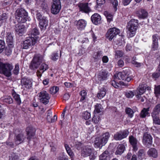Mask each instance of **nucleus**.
<instances>
[{
	"label": "nucleus",
	"mask_w": 160,
	"mask_h": 160,
	"mask_svg": "<svg viewBox=\"0 0 160 160\" xmlns=\"http://www.w3.org/2000/svg\"><path fill=\"white\" fill-rule=\"evenodd\" d=\"M25 138V137L23 134L21 133L16 136L15 138V142L16 144H19L23 142L24 139Z\"/></svg>",
	"instance_id": "24"
},
{
	"label": "nucleus",
	"mask_w": 160,
	"mask_h": 160,
	"mask_svg": "<svg viewBox=\"0 0 160 160\" xmlns=\"http://www.w3.org/2000/svg\"><path fill=\"white\" fill-rule=\"evenodd\" d=\"M158 114L155 113H152V116L153 118V123L155 124L160 125V119L158 116Z\"/></svg>",
	"instance_id": "32"
},
{
	"label": "nucleus",
	"mask_w": 160,
	"mask_h": 160,
	"mask_svg": "<svg viewBox=\"0 0 160 160\" xmlns=\"http://www.w3.org/2000/svg\"><path fill=\"white\" fill-rule=\"evenodd\" d=\"M82 117L85 119H88L91 117V114L89 112L85 111L83 112Z\"/></svg>",
	"instance_id": "52"
},
{
	"label": "nucleus",
	"mask_w": 160,
	"mask_h": 160,
	"mask_svg": "<svg viewBox=\"0 0 160 160\" xmlns=\"http://www.w3.org/2000/svg\"><path fill=\"white\" fill-rule=\"evenodd\" d=\"M5 47V42L2 40H0V53L3 51Z\"/></svg>",
	"instance_id": "54"
},
{
	"label": "nucleus",
	"mask_w": 160,
	"mask_h": 160,
	"mask_svg": "<svg viewBox=\"0 0 160 160\" xmlns=\"http://www.w3.org/2000/svg\"><path fill=\"white\" fill-rule=\"evenodd\" d=\"M15 18L19 23H24L28 19L27 12L22 8L18 9L15 13Z\"/></svg>",
	"instance_id": "4"
},
{
	"label": "nucleus",
	"mask_w": 160,
	"mask_h": 160,
	"mask_svg": "<svg viewBox=\"0 0 160 160\" xmlns=\"http://www.w3.org/2000/svg\"><path fill=\"white\" fill-rule=\"evenodd\" d=\"M142 142L146 147H149L152 143V138L151 136L147 133H145L143 135Z\"/></svg>",
	"instance_id": "14"
},
{
	"label": "nucleus",
	"mask_w": 160,
	"mask_h": 160,
	"mask_svg": "<svg viewBox=\"0 0 160 160\" xmlns=\"http://www.w3.org/2000/svg\"><path fill=\"white\" fill-rule=\"evenodd\" d=\"M125 111L129 117L132 118L133 117L134 112L131 108H125Z\"/></svg>",
	"instance_id": "42"
},
{
	"label": "nucleus",
	"mask_w": 160,
	"mask_h": 160,
	"mask_svg": "<svg viewBox=\"0 0 160 160\" xmlns=\"http://www.w3.org/2000/svg\"><path fill=\"white\" fill-rule=\"evenodd\" d=\"M102 105L100 104H97L95 106V110L94 112L95 113L100 112L102 110Z\"/></svg>",
	"instance_id": "39"
},
{
	"label": "nucleus",
	"mask_w": 160,
	"mask_h": 160,
	"mask_svg": "<svg viewBox=\"0 0 160 160\" xmlns=\"http://www.w3.org/2000/svg\"><path fill=\"white\" fill-rule=\"evenodd\" d=\"M158 46V42H152V50L153 51L157 50Z\"/></svg>",
	"instance_id": "56"
},
{
	"label": "nucleus",
	"mask_w": 160,
	"mask_h": 160,
	"mask_svg": "<svg viewBox=\"0 0 160 160\" xmlns=\"http://www.w3.org/2000/svg\"><path fill=\"white\" fill-rule=\"evenodd\" d=\"M48 20L45 17L42 18L39 21V24L41 30H45L46 29L47 26L48 25Z\"/></svg>",
	"instance_id": "20"
},
{
	"label": "nucleus",
	"mask_w": 160,
	"mask_h": 160,
	"mask_svg": "<svg viewBox=\"0 0 160 160\" xmlns=\"http://www.w3.org/2000/svg\"><path fill=\"white\" fill-rule=\"evenodd\" d=\"M47 119L48 122H52L55 121L57 119V117L55 115L53 117L52 116V112L50 110L47 111Z\"/></svg>",
	"instance_id": "25"
},
{
	"label": "nucleus",
	"mask_w": 160,
	"mask_h": 160,
	"mask_svg": "<svg viewBox=\"0 0 160 160\" xmlns=\"http://www.w3.org/2000/svg\"><path fill=\"white\" fill-rule=\"evenodd\" d=\"M131 62L136 67H139L141 66V63H140L134 60H132Z\"/></svg>",
	"instance_id": "61"
},
{
	"label": "nucleus",
	"mask_w": 160,
	"mask_h": 160,
	"mask_svg": "<svg viewBox=\"0 0 160 160\" xmlns=\"http://www.w3.org/2000/svg\"><path fill=\"white\" fill-rule=\"evenodd\" d=\"M145 151L143 149H140L138 152V158L139 160H142L145 157Z\"/></svg>",
	"instance_id": "36"
},
{
	"label": "nucleus",
	"mask_w": 160,
	"mask_h": 160,
	"mask_svg": "<svg viewBox=\"0 0 160 160\" xmlns=\"http://www.w3.org/2000/svg\"><path fill=\"white\" fill-rule=\"evenodd\" d=\"M146 88H147L148 90H149L150 88L149 87H147V85H140L137 90V94L136 95L137 98H140L141 95L145 92Z\"/></svg>",
	"instance_id": "15"
},
{
	"label": "nucleus",
	"mask_w": 160,
	"mask_h": 160,
	"mask_svg": "<svg viewBox=\"0 0 160 160\" xmlns=\"http://www.w3.org/2000/svg\"><path fill=\"white\" fill-rule=\"evenodd\" d=\"M125 149V146L123 144L119 145L115 152L116 154L121 155Z\"/></svg>",
	"instance_id": "30"
},
{
	"label": "nucleus",
	"mask_w": 160,
	"mask_h": 160,
	"mask_svg": "<svg viewBox=\"0 0 160 160\" xmlns=\"http://www.w3.org/2000/svg\"><path fill=\"white\" fill-rule=\"evenodd\" d=\"M152 42H158V39L156 34L153 35L152 36Z\"/></svg>",
	"instance_id": "62"
},
{
	"label": "nucleus",
	"mask_w": 160,
	"mask_h": 160,
	"mask_svg": "<svg viewBox=\"0 0 160 160\" xmlns=\"http://www.w3.org/2000/svg\"><path fill=\"white\" fill-rule=\"evenodd\" d=\"M110 137L108 132L103 133L99 137L96 138L94 141V145L96 148H101L104 146L107 142Z\"/></svg>",
	"instance_id": "2"
},
{
	"label": "nucleus",
	"mask_w": 160,
	"mask_h": 160,
	"mask_svg": "<svg viewBox=\"0 0 160 160\" xmlns=\"http://www.w3.org/2000/svg\"><path fill=\"white\" fill-rule=\"evenodd\" d=\"M9 48V49L7 48L5 50V53L8 56L11 54L12 52V48Z\"/></svg>",
	"instance_id": "60"
},
{
	"label": "nucleus",
	"mask_w": 160,
	"mask_h": 160,
	"mask_svg": "<svg viewBox=\"0 0 160 160\" xmlns=\"http://www.w3.org/2000/svg\"><path fill=\"white\" fill-rule=\"evenodd\" d=\"M94 117L92 118V121L95 124H97L100 120L99 117L97 113H95Z\"/></svg>",
	"instance_id": "47"
},
{
	"label": "nucleus",
	"mask_w": 160,
	"mask_h": 160,
	"mask_svg": "<svg viewBox=\"0 0 160 160\" xmlns=\"http://www.w3.org/2000/svg\"><path fill=\"white\" fill-rule=\"evenodd\" d=\"M90 4V3L88 4V3H79L78 6L80 11L85 13H88L91 12V9L89 6Z\"/></svg>",
	"instance_id": "12"
},
{
	"label": "nucleus",
	"mask_w": 160,
	"mask_h": 160,
	"mask_svg": "<svg viewBox=\"0 0 160 160\" xmlns=\"http://www.w3.org/2000/svg\"><path fill=\"white\" fill-rule=\"evenodd\" d=\"M102 52L101 51L95 52L92 55V57L95 60H98L102 56Z\"/></svg>",
	"instance_id": "35"
},
{
	"label": "nucleus",
	"mask_w": 160,
	"mask_h": 160,
	"mask_svg": "<svg viewBox=\"0 0 160 160\" xmlns=\"http://www.w3.org/2000/svg\"><path fill=\"white\" fill-rule=\"evenodd\" d=\"M138 24V20L135 19L131 20L128 23L127 26V33L129 37H132L135 35Z\"/></svg>",
	"instance_id": "1"
},
{
	"label": "nucleus",
	"mask_w": 160,
	"mask_h": 160,
	"mask_svg": "<svg viewBox=\"0 0 160 160\" xmlns=\"http://www.w3.org/2000/svg\"><path fill=\"white\" fill-rule=\"evenodd\" d=\"M61 8V3L60 0H53L51 11L54 14H58Z\"/></svg>",
	"instance_id": "10"
},
{
	"label": "nucleus",
	"mask_w": 160,
	"mask_h": 160,
	"mask_svg": "<svg viewBox=\"0 0 160 160\" xmlns=\"http://www.w3.org/2000/svg\"><path fill=\"white\" fill-rule=\"evenodd\" d=\"M40 102L45 105L48 104L51 96L50 94L44 90L41 91L38 94Z\"/></svg>",
	"instance_id": "7"
},
{
	"label": "nucleus",
	"mask_w": 160,
	"mask_h": 160,
	"mask_svg": "<svg viewBox=\"0 0 160 160\" xmlns=\"http://www.w3.org/2000/svg\"><path fill=\"white\" fill-rule=\"evenodd\" d=\"M137 14L139 18L144 19L148 16V12L144 9H141L138 11Z\"/></svg>",
	"instance_id": "29"
},
{
	"label": "nucleus",
	"mask_w": 160,
	"mask_h": 160,
	"mask_svg": "<svg viewBox=\"0 0 160 160\" xmlns=\"http://www.w3.org/2000/svg\"><path fill=\"white\" fill-rule=\"evenodd\" d=\"M43 61L42 55L40 54H35L29 66L30 68L32 70L38 68Z\"/></svg>",
	"instance_id": "6"
},
{
	"label": "nucleus",
	"mask_w": 160,
	"mask_h": 160,
	"mask_svg": "<svg viewBox=\"0 0 160 160\" xmlns=\"http://www.w3.org/2000/svg\"><path fill=\"white\" fill-rule=\"evenodd\" d=\"M8 18V16L6 13H3L0 16V24L5 23Z\"/></svg>",
	"instance_id": "41"
},
{
	"label": "nucleus",
	"mask_w": 160,
	"mask_h": 160,
	"mask_svg": "<svg viewBox=\"0 0 160 160\" xmlns=\"http://www.w3.org/2000/svg\"><path fill=\"white\" fill-rule=\"evenodd\" d=\"M114 79V80H112L111 82V84L114 88H118L119 87V84L118 83L116 82V81H117V80L115 79Z\"/></svg>",
	"instance_id": "57"
},
{
	"label": "nucleus",
	"mask_w": 160,
	"mask_h": 160,
	"mask_svg": "<svg viewBox=\"0 0 160 160\" xmlns=\"http://www.w3.org/2000/svg\"><path fill=\"white\" fill-rule=\"evenodd\" d=\"M59 89V88L58 87H53L50 88V92L51 94H54L58 92Z\"/></svg>",
	"instance_id": "48"
},
{
	"label": "nucleus",
	"mask_w": 160,
	"mask_h": 160,
	"mask_svg": "<svg viewBox=\"0 0 160 160\" xmlns=\"http://www.w3.org/2000/svg\"><path fill=\"white\" fill-rule=\"evenodd\" d=\"M59 58V54L58 52H54L51 55V59L54 61L57 60Z\"/></svg>",
	"instance_id": "49"
},
{
	"label": "nucleus",
	"mask_w": 160,
	"mask_h": 160,
	"mask_svg": "<svg viewBox=\"0 0 160 160\" xmlns=\"http://www.w3.org/2000/svg\"><path fill=\"white\" fill-rule=\"evenodd\" d=\"M16 31L17 34L21 36L25 32V27L23 25H20L16 27Z\"/></svg>",
	"instance_id": "27"
},
{
	"label": "nucleus",
	"mask_w": 160,
	"mask_h": 160,
	"mask_svg": "<svg viewBox=\"0 0 160 160\" xmlns=\"http://www.w3.org/2000/svg\"><path fill=\"white\" fill-rule=\"evenodd\" d=\"M106 94V89L104 87H102L98 93L97 96L99 99L102 98Z\"/></svg>",
	"instance_id": "31"
},
{
	"label": "nucleus",
	"mask_w": 160,
	"mask_h": 160,
	"mask_svg": "<svg viewBox=\"0 0 160 160\" xmlns=\"http://www.w3.org/2000/svg\"><path fill=\"white\" fill-rule=\"evenodd\" d=\"M37 38L29 37L27 38L23 42L22 47V48L27 49L31 46L35 44L37 42Z\"/></svg>",
	"instance_id": "9"
},
{
	"label": "nucleus",
	"mask_w": 160,
	"mask_h": 160,
	"mask_svg": "<svg viewBox=\"0 0 160 160\" xmlns=\"http://www.w3.org/2000/svg\"><path fill=\"white\" fill-rule=\"evenodd\" d=\"M110 2L112 4L115 12L117 10V7L118 5V0H110Z\"/></svg>",
	"instance_id": "50"
},
{
	"label": "nucleus",
	"mask_w": 160,
	"mask_h": 160,
	"mask_svg": "<svg viewBox=\"0 0 160 160\" xmlns=\"http://www.w3.org/2000/svg\"><path fill=\"white\" fill-rule=\"evenodd\" d=\"M27 132V139L30 140L35 135V130L32 127H28L26 129Z\"/></svg>",
	"instance_id": "21"
},
{
	"label": "nucleus",
	"mask_w": 160,
	"mask_h": 160,
	"mask_svg": "<svg viewBox=\"0 0 160 160\" xmlns=\"http://www.w3.org/2000/svg\"><path fill=\"white\" fill-rule=\"evenodd\" d=\"M97 4L98 6H101L105 3V0H97Z\"/></svg>",
	"instance_id": "63"
},
{
	"label": "nucleus",
	"mask_w": 160,
	"mask_h": 160,
	"mask_svg": "<svg viewBox=\"0 0 160 160\" xmlns=\"http://www.w3.org/2000/svg\"><path fill=\"white\" fill-rule=\"evenodd\" d=\"M160 111V103L157 104L155 107L152 113L158 114Z\"/></svg>",
	"instance_id": "51"
},
{
	"label": "nucleus",
	"mask_w": 160,
	"mask_h": 160,
	"mask_svg": "<svg viewBox=\"0 0 160 160\" xmlns=\"http://www.w3.org/2000/svg\"><path fill=\"white\" fill-rule=\"evenodd\" d=\"M87 92L85 90L81 91L80 92V94L81 96L80 101L83 102L86 98L87 96Z\"/></svg>",
	"instance_id": "44"
},
{
	"label": "nucleus",
	"mask_w": 160,
	"mask_h": 160,
	"mask_svg": "<svg viewBox=\"0 0 160 160\" xmlns=\"http://www.w3.org/2000/svg\"><path fill=\"white\" fill-rule=\"evenodd\" d=\"M74 23L77 29L81 31L85 29L86 26L87 22L84 19H80L78 20H76Z\"/></svg>",
	"instance_id": "13"
},
{
	"label": "nucleus",
	"mask_w": 160,
	"mask_h": 160,
	"mask_svg": "<svg viewBox=\"0 0 160 160\" xmlns=\"http://www.w3.org/2000/svg\"><path fill=\"white\" fill-rule=\"evenodd\" d=\"M100 160H109V152L108 151H105L99 157Z\"/></svg>",
	"instance_id": "33"
},
{
	"label": "nucleus",
	"mask_w": 160,
	"mask_h": 160,
	"mask_svg": "<svg viewBox=\"0 0 160 160\" xmlns=\"http://www.w3.org/2000/svg\"><path fill=\"white\" fill-rule=\"evenodd\" d=\"M21 82L23 88L29 89L32 87V82L30 79L24 78L21 80Z\"/></svg>",
	"instance_id": "18"
},
{
	"label": "nucleus",
	"mask_w": 160,
	"mask_h": 160,
	"mask_svg": "<svg viewBox=\"0 0 160 160\" xmlns=\"http://www.w3.org/2000/svg\"><path fill=\"white\" fill-rule=\"evenodd\" d=\"M120 32L119 29L115 28H110L106 34V38L109 41H111Z\"/></svg>",
	"instance_id": "8"
},
{
	"label": "nucleus",
	"mask_w": 160,
	"mask_h": 160,
	"mask_svg": "<svg viewBox=\"0 0 160 160\" xmlns=\"http://www.w3.org/2000/svg\"><path fill=\"white\" fill-rule=\"evenodd\" d=\"M3 102L7 103L10 104L13 102L12 99L10 96H6L3 99H2Z\"/></svg>",
	"instance_id": "43"
},
{
	"label": "nucleus",
	"mask_w": 160,
	"mask_h": 160,
	"mask_svg": "<svg viewBox=\"0 0 160 160\" xmlns=\"http://www.w3.org/2000/svg\"><path fill=\"white\" fill-rule=\"evenodd\" d=\"M13 68V66L10 64L0 62V73L7 77H9L11 76V71Z\"/></svg>",
	"instance_id": "5"
},
{
	"label": "nucleus",
	"mask_w": 160,
	"mask_h": 160,
	"mask_svg": "<svg viewBox=\"0 0 160 160\" xmlns=\"http://www.w3.org/2000/svg\"><path fill=\"white\" fill-rule=\"evenodd\" d=\"M29 33L31 34V37H34L35 38L36 37L37 40L38 37H36V36H37V35H38L39 32L37 28H34L32 29L30 31Z\"/></svg>",
	"instance_id": "37"
},
{
	"label": "nucleus",
	"mask_w": 160,
	"mask_h": 160,
	"mask_svg": "<svg viewBox=\"0 0 160 160\" xmlns=\"http://www.w3.org/2000/svg\"><path fill=\"white\" fill-rule=\"evenodd\" d=\"M149 108H144L141 112L140 115L142 118H145L146 116L148 115V111Z\"/></svg>",
	"instance_id": "45"
},
{
	"label": "nucleus",
	"mask_w": 160,
	"mask_h": 160,
	"mask_svg": "<svg viewBox=\"0 0 160 160\" xmlns=\"http://www.w3.org/2000/svg\"><path fill=\"white\" fill-rule=\"evenodd\" d=\"M98 79L100 81L106 79L109 75V73L107 71H103L99 73Z\"/></svg>",
	"instance_id": "28"
},
{
	"label": "nucleus",
	"mask_w": 160,
	"mask_h": 160,
	"mask_svg": "<svg viewBox=\"0 0 160 160\" xmlns=\"http://www.w3.org/2000/svg\"><path fill=\"white\" fill-rule=\"evenodd\" d=\"M6 144L8 146L10 147H12L13 145V144L12 142L11 141L10 138L6 142Z\"/></svg>",
	"instance_id": "59"
},
{
	"label": "nucleus",
	"mask_w": 160,
	"mask_h": 160,
	"mask_svg": "<svg viewBox=\"0 0 160 160\" xmlns=\"http://www.w3.org/2000/svg\"><path fill=\"white\" fill-rule=\"evenodd\" d=\"M48 68V65L45 63L42 64L39 68V69L37 71V76L38 77H41L42 74Z\"/></svg>",
	"instance_id": "19"
},
{
	"label": "nucleus",
	"mask_w": 160,
	"mask_h": 160,
	"mask_svg": "<svg viewBox=\"0 0 160 160\" xmlns=\"http://www.w3.org/2000/svg\"><path fill=\"white\" fill-rule=\"evenodd\" d=\"M10 159H12V160H16L18 158V156L15 154H13L11 156L9 157Z\"/></svg>",
	"instance_id": "64"
},
{
	"label": "nucleus",
	"mask_w": 160,
	"mask_h": 160,
	"mask_svg": "<svg viewBox=\"0 0 160 160\" xmlns=\"http://www.w3.org/2000/svg\"><path fill=\"white\" fill-rule=\"evenodd\" d=\"M92 152V149L88 146L84 147L81 151L82 155L84 157L90 156Z\"/></svg>",
	"instance_id": "23"
},
{
	"label": "nucleus",
	"mask_w": 160,
	"mask_h": 160,
	"mask_svg": "<svg viewBox=\"0 0 160 160\" xmlns=\"http://www.w3.org/2000/svg\"><path fill=\"white\" fill-rule=\"evenodd\" d=\"M135 93L134 90L132 91H128L126 92L125 95L126 97L129 98H131L133 97Z\"/></svg>",
	"instance_id": "46"
},
{
	"label": "nucleus",
	"mask_w": 160,
	"mask_h": 160,
	"mask_svg": "<svg viewBox=\"0 0 160 160\" xmlns=\"http://www.w3.org/2000/svg\"><path fill=\"white\" fill-rule=\"evenodd\" d=\"M64 146L67 152L71 158H72L73 157L74 154L72 151L69 145L67 144H65Z\"/></svg>",
	"instance_id": "40"
},
{
	"label": "nucleus",
	"mask_w": 160,
	"mask_h": 160,
	"mask_svg": "<svg viewBox=\"0 0 160 160\" xmlns=\"http://www.w3.org/2000/svg\"><path fill=\"white\" fill-rule=\"evenodd\" d=\"M129 142L132 147L133 150L136 151L138 150L137 144L138 141L137 139L132 135L129 137Z\"/></svg>",
	"instance_id": "16"
},
{
	"label": "nucleus",
	"mask_w": 160,
	"mask_h": 160,
	"mask_svg": "<svg viewBox=\"0 0 160 160\" xmlns=\"http://www.w3.org/2000/svg\"><path fill=\"white\" fill-rule=\"evenodd\" d=\"M19 71V65L17 64L15 66V67L13 71V73L16 75H17Z\"/></svg>",
	"instance_id": "58"
},
{
	"label": "nucleus",
	"mask_w": 160,
	"mask_h": 160,
	"mask_svg": "<svg viewBox=\"0 0 160 160\" xmlns=\"http://www.w3.org/2000/svg\"><path fill=\"white\" fill-rule=\"evenodd\" d=\"M6 42L9 47L13 48L14 46L13 38L10 32H7L6 34Z\"/></svg>",
	"instance_id": "17"
},
{
	"label": "nucleus",
	"mask_w": 160,
	"mask_h": 160,
	"mask_svg": "<svg viewBox=\"0 0 160 160\" xmlns=\"http://www.w3.org/2000/svg\"><path fill=\"white\" fill-rule=\"evenodd\" d=\"M123 54V52L120 50H117L116 51L115 53V58H120L122 57Z\"/></svg>",
	"instance_id": "53"
},
{
	"label": "nucleus",
	"mask_w": 160,
	"mask_h": 160,
	"mask_svg": "<svg viewBox=\"0 0 160 160\" xmlns=\"http://www.w3.org/2000/svg\"><path fill=\"white\" fill-rule=\"evenodd\" d=\"M91 20L93 23L97 25L101 22V18L99 14L96 13L92 16Z\"/></svg>",
	"instance_id": "22"
},
{
	"label": "nucleus",
	"mask_w": 160,
	"mask_h": 160,
	"mask_svg": "<svg viewBox=\"0 0 160 160\" xmlns=\"http://www.w3.org/2000/svg\"><path fill=\"white\" fill-rule=\"evenodd\" d=\"M148 155L150 157L154 158L158 157V153L156 149L154 148H151L147 152Z\"/></svg>",
	"instance_id": "26"
},
{
	"label": "nucleus",
	"mask_w": 160,
	"mask_h": 160,
	"mask_svg": "<svg viewBox=\"0 0 160 160\" xmlns=\"http://www.w3.org/2000/svg\"><path fill=\"white\" fill-rule=\"evenodd\" d=\"M154 92L156 96H158L160 94V85L155 86Z\"/></svg>",
	"instance_id": "55"
},
{
	"label": "nucleus",
	"mask_w": 160,
	"mask_h": 160,
	"mask_svg": "<svg viewBox=\"0 0 160 160\" xmlns=\"http://www.w3.org/2000/svg\"><path fill=\"white\" fill-rule=\"evenodd\" d=\"M129 133V132L127 130L117 132L114 135V139L117 141L121 140L126 138Z\"/></svg>",
	"instance_id": "11"
},
{
	"label": "nucleus",
	"mask_w": 160,
	"mask_h": 160,
	"mask_svg": "<svg viewBox=\"0 0 160 160\" xmlns=\"http://www.w3.org/2000/svg\"><path fill=\"white\" fill-rule=\"evenodd\" d=\"M12 94L17 103L19 105H20L21 103V101L20 95L15 92H13Z\"/></svg>",
	"instance_id": "34"
},
{
	"label": "nucleus",
	"mask_w": 160,
	"mask_h": 160,
	"mask_svg": "<svg viewBox=\"0 0 160 160\" xmlns=\"http://www.w3.org/2000/svg\"><path fill=\"white\" fill-rule=\"evenodd\" d=\"M104 14L107 18V21L108 22H110L112 21L113 16L108 11H105L104 12Z\"/></svg>",
	"instance_id": "38"
},
{
	"label": "nucleus",
	"mask_w": 160,
	"mask_h": 160,
	"mask_svg": "<svg viewBox=\"0 0 160 160\" xmlns=\"http://www.w3.org/2000/svg\"><path fill=\"white\" fill-rule=\"evenodd\" d=\"M130 74L129 69H126L115 74L114 76V79L116 80H122L129 82L132 78V77L130 75Z\"/></svg>",
	"instance_id": "3"
}]
</instances>
